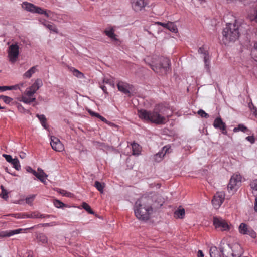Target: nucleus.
Masks as SVG:
<instances>
[{
    "label": "nucleus",
    "instance_id": "1",
    "mask_svg": "<svg viewBox=\"0 0 257 257\" xmlns=\"http://www.w3.org/2000/svg\"><path fill=\"white\" fill-rule=\"evenodd\" d=\"M168 109L161 105L156 106L153 111L140 110L138 111V115L140 118L151 121L157 124H165L166 122L165 116L167 117L166 111Z\"/></svg>",
    "mask_w": 257,
    "mask_h": 257
},
{
    "label": "nucleus",
    "instance_id": "2",
    "mask_svg": "<svg viewBox=\"0 0 257 257\" xmlns=\"http://www.w3.org/2000/svg\"><path fill=\"white\" fill-rule=\"evenodd\" d=\"M153 200L149 197H142L136 202L134 211L136 217L141 221L148 220L153 212Z\"/></svg>",
    "mask_w": 257,
    "mask_h": 257
},
{
    "label": "nucleus",
    "instance_id": "3",
    "mask_svg": "<svg viewBox=\"0 0 257 257\" xmlns=\"http://www.w3.org/2000/svg\"><path fill=\"white\" fill-rule=\"evenodd\" d=\"M144 61L154 72L160 75L167 74L170 69V61L167 58L158 56H147Z\"/></svg>",
    "mask_w": 257,
    "mask_h": 257
},
{
    "label": "nucleus",
    "instance_id": "4",
    "mask_svg": "<svg viewBox=\"0 0 257 257\" xmlns=\"http://www.w3.org/2000/svg\"><path fill=\"white\" fill-rule=\"evenodd\" d=\"M223 41L225 44L234 42L239 37V26L236 23H228L222 31Z\"/></svg>",
    "mask_w": 257,
    "mask_h": 257
},
{
    "label": "nucleus",
    "instance_id": "5",
    "mask_svg": "<svg viewBox=\"0 0 257 257\" xmlns=\"http://www.w3.org/2000/svg\"><path fill=\"white\" fill-rule=\"evenodd\" d=\"M219 248L224 257H239L243 253L241 246L238 243L231 245L221 242Z\"/></svg>",
    "mask_w": 257,
    "mask_h": 257
},
{
    "label": "nucleus",
    "instance_id": "6",
    "mask_svg": "<svg viewBox=\"0 0 257 257\" xmlns=\"http://www.w3.org/2000/svg\"><path fill=\"white\" fill-rule=\"evenodd\" d=\"M19 47L17 43L12 44L9 46L8 56L11 62L14 63L17 61L19 54Z\"/></svg>",
    "mask_w": 257,
    "mask_h": 257
},
{
    "label": "nucleus",
    "instance_id": "7",
    "mask_svg": "<svg viewBox=\"0 0 257 257\" xmlns=\"http://www.w3.org/2000/svg\"><path fill=\"white\" fill-rule=\"evenodd\" d=\"M225 193L224 192H218L214 196L212 200V203L215 209H218L225 199Z\"/></svg>",
    "mask_w": 257,
    "mask_h": 257
},
{
    "label": "nucleus",
    "instance_id": "8",
    "mask_svg": "<svg viewBox=\"0 0 257 257\" xmlns=\"http://www.w3.org/2000/svg\"><path fill=\"white\" fill-rule=\"evenodd\" d=\"M213 222L216 228H218L222 231H225L229 229L228 223L222 218L214 217Z\"/></svg>",
    "mask_w": 257,
    "mask_h": 257
},
{
    "label": "nucleus",
    "instance_id": "9",
    "mask_svg": "<svg viewBox=\"0 0 257 257\" xmlns=\"http://www.w3.org/2000/svg\"><path fill=\"white\" fill-rule=\"evenodd\" d=\"M241 181V176L238 174H234L230 180L229 183L228 185V189L230 190H236V187L240 185Z\"/></svg>",
    "mask_w": 257,
    "mask_h": 257
},
{
    "label": "nucleus",
    "instance_id": "10",
    "mask_svg": "<svg viewBox=\"0 0 257 257\" xmlns=\"http://www.w3.org/2000/svg\"><path fill=\"white\" fill-rule=\"evenodd\" d=\"M117 86L119 91L125 94L130 95L131 91L132 90L133 88L132 85L126 82L119 81L117 84Z\"/></svg>",
    "mask_w": 257,
    "mask_h": 257
},
{
    "label": "nucleus",
    "instance_id": "11",
    "mask_svg": "<svg viewBox=\"0 0 257 257\" xmlns=\"http://www.w3.org/2000/svg\"><path fill=\"white\" fill-rule=\"evenodd\" d=\"M239 232L243 235H248L252 238L256 237L255 232L251 228L248 227L247 225L241 223L239 226Z\"/></svg>",
    "mask_w": 257,
    "mask_h": 257
},
{
    "label": "nucleus",
    "instance_id": "12",
    "mask_svg": "<svg viewBox=\"0 0 257 257\" xmlns=\"http://www.w3.org/2000/svg\"><path fill=\"white\" fill-rule=\"evenodd\" d=\"M51 146L56 151L61 152L64 150V147L59 139L56 137H51Z\"/></svg>",
    "mask_w": 257,
    "mask_h": 257
},
{
    "label": "nucleus",
    "instance_id": "13",
    "mask_svg": "<svg viewBox=\"0 0 257 257\" xmlns=\"http://www.w3.org/2000/svg\"><path fill=\"white\" fill-rule=\"evenodd\" d=\"M132 6L136 12L142 10L148 4L147 0H132Z\"/></svg>",
    "mask_w": 257,
    "mask_h": 257
},
{
    "label": "nucleus",
    "instance_id": "14",
    "mask_svg": "<svg viewBox=\"0 0 257 257\" xmlns=\"http://www.w3.org/2000/svg\"><path fill=\"white\" fill-rule=\"evenodd\" d=\"M22 7L26 11L33 13H37L38 10H41V7L36 6L34 4L27 2H23Z\"/></svg>",
    "mask_w": 257,
    "mask_h": 257
},
{
    "label": "nucleus",
    "instance_id": "15",
    "mask_svg": "<svg viewBox=\"0 0 257 257\" xmlns=\"http://www.w3.org/2000/svg\"><path fill=\"white\" fill-rule=\"evenodd\" d=\"M104 33L109 37L112 41H114L116 44L120 45L121 41L117 38V35L114 33V30L113 28L106 29Z\"/></svg>",
    "mask_w": 257,
    "mask_h": 257
},
{
    "label": "nucleus",
    "instance_id": "16",
    "mask_svg": "<svg viewBox=\"0 0 257 257\" xmlns=\"http://www.w3.org/2000/svg\"><path fill=\"white\" fill-rule=\"evenodd\" d=\"M50 216L49 215H45L39 212L35 211L31 213H23L22 217L25 218H44Z\"/></svg>",
    "mask_w": 257,
    "mask_h": 257
},
{
    "label": "nucleus",
    "instance_id": "17",
    "mask_svg": "<svg viewBox=\"0 0 257 257\" xmlns=\"http://www.w3.org/2000/svg\"><path fill=\"white\" fill-rule=\"evenodd\" d=\"M32 174L35 176L39 180L42 182L45 183V178H47L48 175L44 172V171L40 168L38 169V172L34 170Z\"/></svg>",
    "mask_w": 257,
    "mask_h": 257
},
{
    "label": "nucleus",
    "instance_id": "18",
    "mask_svg": "<svg viewBox=\"0 0 257 257\" xmlns=\"http://www.w3.org/2000/svg\"><path fill=\"white\" fill-rule=\"evenodd\" d=\"M213 126L215 128H220L223 131V133L224 134H226V125L224 123L220 117H217L216 118L213 123Z\"/></svg>",
    "mask_w": 257,
    "mask_h": 257
},
{
    "label": "nucleus",
    "instance_id": "19",
    "mask_svg": "<svg viewBox=\"0 0 257 257\" xmlns=\"http://www.w3.org/2000/svg\"><path fill=\"white\" fill-rule=\"evenodd\" d=\"M22 229H18L16 230H9L2 231L0 232V238H3L5 237H10L15 234H19L21 233L22 231Z\"/></svg>",
    "mask_w": 257,
    "mask_h": 257
},
{
    "label": "nucleus",
    "instance_id": "20",
    "mask_svg": "<svg viewBox=\"0 0 257 257\" xmlns=\"http://www.w3.org/2000/svg\"><path fill=\"white\" fill-rule=\"evenodd\" d=\"M198 52L199 53L203 55V56L204 57L205 65L208 69V66L209 63L208 60L209 57L208 52L204 49V47H201L199 48L198 50Z\"/></svg>",
    "mask_w": 257,
    "mask_h": 257
},
{
    "label": "nucleus",
    "instance_id": "21",
    "mask_svg": "<svg viewBox=\"0 0 257 257\" xmlns=\"http://www.w3.org/2000/svg\"><path fill=\"white\" fill-rule=\"evenodd\" d=\"M168 148L167 146L163 148L162 152H159L155 155V160L157 162H160L162 160V157L165 155Z\"/></svg>",
    "mask_w": 257,
    "mask_h": 257
},
{
    "label": "nucleus",
    "instance_id": "22",
    "mask_svg": "<svg viewBox=\"0 0 257 257\" xmlns=\"http://www.w3.org/2000/svg\"><path fill=\"white\" fill-rule=\"evenodd\" d=\"M42 24L45 27H46L47 29H48L49 30L52 31L55 33H58V29L57 28V27L55 25H54L52 23L49 22H42Z\"/></svg>",
    "mask_w": 257,
    "mask_h": 257
},
{
    "label": "nucleus",
    "instance_id": "23",
    "mask_svg": "<svg viewBox=\"0 0 257 257\" xmlns=\"http://www.w3.org/2000/svg\"><path fill=\"white\" fill-rule=\"evenodd\" d=\"M221 252L216 246H212L210 248V255L211 257H221L222 254Z\"/></svg>",
    "mask_w": 257,
    "mask_h": 257
},
{
    "label": "nucleus",
    "instance_id": "24",
    "mask_svg": "<svg viewBox=\"0 0 257 257\" xmlns=\"http://www.w3.org/2000/svg\"><path fill=\"white\" fill-rule=\"evenodd\" d=\"M42 85L43 82L42 80L41 79H37L30 87L31 89H33V91L36 92Z\"/></svg>",
    "mask_w": 257,
    "mask_h": 257
},
{
    "label": "nucleus",
    "instance_id": "25",
    "mask_svg": "<svg viewBox=\"0 0 257 257\" xmlns=\"http://www.w3.org/2000/svg\"><path fill=\"white\" fill-rule=\"evenodd\" d=\"M36 71H37V66H33L24 73L23 76L24 78H30Z\"/></svg>",
    "mask_w": 257,
    "mask_h": 257
},
{
    "label": "nucleus",
    "instance_id": "26",
    "mask_svg": "<svg viewBox=\"0 0 257 257\" xmlns=\"http://www.w3.org/2000/svg\"><path fill=\"white\" fill-rule=\"evenodd\" d=\"M185 216V210L183 208H179L174 212V217L176 218L182 219Z\"/></svg>",
    "mask_w": 257,
    "mask_h": 257
},
{
    "label": "nucleus",
    "instance_id": "27",
    "mask_svg": "<svg viewBox=\"0 0 257 257\" xmlns=\"http://www.w3.org/2000/svg\"><path fill=\"white\" fill-rule=\"evenodd\" d=\"M132 146L133 151L132 154L133 155H138L141 151V147L139 144L136 143H132Z\"/></svg>",
    "mask_w": 257,
    "mask_h": 257
},
{
    "label": "nucleus",
    "instance_id": "28",
    "mask_svg": "<svg viewBox=\"0 0 257 257\" xmlns=\"http://www.w3.org/2000/svg\"><path fill=\"white\" fill-rule=\"evenodd\" d=\"M69 69L72 72L73 74L79 78H85V76L84 74L81 73L80 71H79L78 70L73 68V67H70L69 68Z\"/></svg>",
    "mask_w": 257,
    "mask_h": 257
},
{
    "label": "nucleus",
    "instance_id": "29",
    "mask_svg": "<svg viewBox=\"0 0 257 257\" xmlns=\"http://www.w3.org/2000/svg\"><path fill=\"white\" fill-rule=\"evenodd\" d=\"M172 32L177 33L178 32L177 26L174 24V22L169 21V25L167 28Z\"/></svg>",
    "mask_w": 257,
    "mask_h": 257
},
{
    "label": "nucleus",
    "instance_id": "30",
    "mask_svg": "<svg viewBox=\"0 0 257 257\" xmlns=\"http://www.w3.org/2000/svg\"><path fill=\"white\" fill-rule=\"evenodd\" d=\"M36 238L37 240L42 243H46L48 239L47 236L43 233H39L37 234Z\"/></svg>",
    "mask_w": 257,
    "mask_h": 257
},
{
    "label": "nucleus",
    "instance_id": "31",
    "mask_svg": "<svg viewBox=\"0 0 257 257\" xmlns=\"http://www.w3.org/2000/svg\"><path fill=\"white\" fill-rule=\"evenodd\" d=\"M94 186L99 192H100L101 193H103V189L105 187L104 183H101V182L98 181H96L95 182Z\"/></svg>",
    "mask_w": 257,
    "mask_h": 257
},
{
    "label": "nucleus",
    "instance_id": "32",
    "mask_svg": "<svg viewBox=\"0 0 257 257\" xmlns=\"http://www.w3.org/2000/svg\"><path fill=\"white\" fill-rule=\"evenodd\" d=\"M35 100V97L31 98V97H28L27 96H23L21 99V101L26 104H30Z\"/></svg>",
    "mask_w": 257,
    "mask_h": 257
},
{
    "label": "nucleus",
    "instance_id": "33",
    "mask_svg": "<svg viewBox=\"0 0 257 257\" xmlns=\"http://www.w3.org/2000/svg\"><path fill=\"white\" fill-rule=\"evenodd\" d=\"M36 116L38 118V119H39V120L40 121L41 123V124L45 128H47V126H46V118L45 116L43 114H41V115H39V114H37L36 115Z\"/></svg>",
    "mask_w": 257,
    "mask_h": 257
},
{
    "label": "nucleus",
    "instance_id": "34",
    "mask_svg": "<svg viewBox=\"0 0 257 257\" xmlns=\"http://www.w3.org/2000/svg\"><path fill=\"white\" fill-rule=\"evenodd\" d=\"M1 189L2 192L0 194V197L6 200L8 198V192L5 189L3 185L1 186Z\"/></svg>",
    "mask_w": 257,
    "mask_h": 257
},
{
    "label": "nucleus",
    "instance_id": "35",
    "mask_svg": "<svg viewBox=\"0 0 257 257\" xmlns=\"http://www.w3.org/2000/svg\"><path fill=\"white\" fill-rule=\"evenodd\" d=\"M56 191L59 194L62 195L63 196L72 197L73 195L70 192H67L66 191L60 189H57Z\"/></svg>",
    "mask_w": 257,
    "mask_h": 257
},
{
    "label": "nucleus",
    "instance_id": "36",
    "mask_svg": "<svg viewBox=\"0 0 257 257\" xmlns=\"http://www.w3.org/2000/svg\"><path fill=\"white\" fill-rule=\"evenodd\" d=\"M82 207L83 209H84L87 212L91 214H94V212L91 209L90 206L86 202H83L82 204Z\"/></svg>",
    "mask_w": 257,
    "mask_h": 257
},
{
    "label": "nucleus",
    "instance_id": "37",
    "mask_svg": "<svg viewBox=\"0 0 257 257\" xmlns=\"http://www.w3.org/2000/svg\"><path fill=\"white\" fill-rule=\"evenodd\" d=\"M13 167L17 170H19L21 168V165L20 164L19 161L17 158H14L13 161L11 163Z\"/></svg>",
    "mask_w": 257,
    "mask_h": 257
},
{
    "label": "nucleus",
    "instance_id": "38",
    "mask_svg": "<svg viewBox=\"0 0 257 257\" xmlns=\"http://www.w3.org/2000/svg\"><path fill=\"white\" fill-rule=\"evenodd\" d=\"M37 13L40 14H44L47 18H49V17L51 15H53L52 12H51V11L44 10L42 9L41 8V10H38Z\"/></svg>",
    "mask_w": 257,
    "mask_h": 257
},
{
    "label": "nucleus",
    "instance_id": "39",
    "mask_svg": "<svg viewBox=\"0 0 257 257\" xmlns=\"http://www.w3.org/2000/svg\"><path fill=\"white\" fill-rule=\"evenodd\" d=\"M247 128L243 124H239L237 127L234 128L233 131L237 132L239 131H241L243 132H245L247 130Z\"/></svg>",
    "mask_w": 257,
    "mask_h": 257
},
{
    "label": "nucleus",
    "instance_id": "40",
    "mask_svg": "<svg viewBox=\"0 0 257 257\" xmlns=\"http://www.w3.org/2000/svg\"><path fill=\"white\" fill-rule=\"evenodd\" d=\"M0 99L6 104H9L13 100V98L5 95H0Z\"/></svg>",
    "mask_w": 257,
    "mask_h": 257
},
{
    "label": "nucleus",
    "instance_id": "41",
    "mask_svg": "<svg viewBox=\"0 0 257 257\" xmlns=\"http://www.w3.org/2000/svg\"><path fill=\"white\" fill-rule=\"evenodd\" d=\"M35 92V91H33V89H31V88L29 87L26 90L25 94L28 97H32Z\"/></svg>",
    "mask_w": 257,
    "mask_h": 257
},
{
    "label": "nucleus",
    "instance_id": "42",
    "mask_svg": "<svg viewBox=\"0 0 257 257\" xmlns=\"http://www.w3.org/2000/svg\"><path fill=\"white\" fill-rule=\"evenodd\" d=\"M35 195H31L26 197L25 199L26 203L28 204H31L34 198H35Z\"/></svg>",
    "mask_w": 257,
    "mask_h": 257
},
{
    "label": "nucleus",
    "instance_id": "43",
    "mask_svg": "<svg viewBox=\"0 0 257 257\" xmlns=\"http://www.w3.org/2000/svg\"><path fill=\"white\" fill-rule=\"evenodd\" d=\"M197 113L201 117H204L207 118L209 117V115L207 113H206L204 110L202 109H200L198 111Z\"/></svg>",
    "mask_w": 257,
    "mask_h": 257
},
{
    "label": "nucleus",
    "instance_id": "44",
    "mask_svg": "<svg viewBox=\"0 0 257 257\" xmlns=\"http://www.w3.org/2000/svg\"><path fill=\"white\" fill-rule=\"evenodd\" d=\"M54 205L57 208H61L63 207L65 204L58 200H55L54 201Z\"/></svg>",
    "mask_w": 257,
    "mask_h": 257
},
{
    "label": "nucleus",
    "instance_id": "45",
    "mask_svg": "<svg viewBox=\"0 0 257 257\" xmlns=\"http://www.w3.org/2000/svg\"><path fill=\"white\" fill-rule=\"evenodd\" d=\"M3 157H4L6 161L12 163V162L13 161L14 159L12 158V156L10 155H7V154H3Z\"/></svg>",
    "mask_w": 257,
    "mask_h": 257
},
{
    "label": "nucleus",
    "instance_id": "46",
    "mask_svg": "<svg viewBox=\"0 0 257 257\" xmlns=\"http://www.w3.org/2000/svg\"><path fill=\"white\" fill-rule=\"evenodd\" d=\"M98 118H99L103 122H104L111 126H116V125L114 123L109 122L104 117H103V116H102L100 115V116L98 117Z\"/></svg>",
    "mask_w": 257,
    "mask_h": 257
},
{
    "label": "nucleus",
    "instance_id": "47",
    "mask_svg": "<svg viewBox=\"0 0 257 257\" xmlns=\"http://www.w3.org/2000/svg\"><path fill=\"white\" fill-rule=\"evenodd\" d=\"M251 188L254 191H257V180L252 181L250 183Z\"/></svg>",
    "mask_w": 257,
    "mask_h": 257
},
{
    "label": "nucleus",
    "instance_id": "48",
    "mask_svg": "<svg viewBox=\"0 0 257 257\" xmlns=\"http://www.w3.org/2000/svg\"><path fill=\"white\" fill-rule=\"evenodd\" d=\"M14 86H0V91H4L7 90H12Z\"/></svg>",
    "mask_w": 257,
    "mask_h": 257
},
{
    "label": "nucleus",
    "instance_id": "49",
    "mask_svg": "<svg viewBox=\"0 0 257 257\" xmlns=\"http://www.w3.org/2000/svg\"><path fill=\"white\" fill-rule=\"evenodd\" d=\"M103 82L107 84H109L110 85H112L113 87H114V83L113 82H111L110 80H109L107 78H104L103 79Z\"/></svg>",
    "mask_w": 257,
    "mask_h": 257
},
{
    "label": "nucleus",
    "instance_id": "50",
    "mask_svg": "<svg viewBox=\"0 0 257 257\" xmlns=\"http://www.w3.org/2000/svg\"><path fill=\"white\" fill-rule=\"evenodd\" d=\"M157 24L159 25H160L164 28H167L168 25H169V22H168L167 23L161 22H157Z\"/></svg>",
    "mask_w": 257,
    "mask_h": 257
},
{
    "label": "nucleus",
    "instance_id": "51",
    "mask_svg": "<svg viewBox=\"0 0 257 257\" xmlns=\"http://www.w3.org/2000/svg\"><path fill=\"white\" fill-rule=\"evenodd\" d=\"M246 139L251 143H253L255 141L254 138L252 136H248L246 138Z\"/></svg>",
    "mask_w": 257,
    "mask_h": 257
},
{
    "label": "nucleus",
    "instance_id": "52",
    "mask_svg": "<svg viewBox=\"0 0 257 257\" xmlns=\"http://www.w3.org/2000/svg\"><path fill=\"white\" fill-rule=\"evenodd\" d=\"M23 213H18V214H13L12 216L18 218H24V217H22V215Z\"/></svg>",
    "mask_w": 257,
    "mask_h": 257
},
{
    "label": "nucleus",
    "instance_id": "53",
    "mask_svg": "<svg viewBox=\"0 0 257 257\" xmlns=\"http://www.w3.org/2000/svg\"><path fill=\"white\" fill-rule=\"evenodd\" d=\"M52 15H51L50 17H49V18L50 19H51L52 20H53V21H55L56 20V14H55L54 12H52Z\"/></svg>",
    "mask_w": 257,
    "mask_h": 257
},
{
    "label": "nucleus",
    "instance_id": "54",
    "mask_svg": "<svg viewBox=\"0 0 257 257\" xmlns=\"http://www.w3.org/2000/svg\"><path fill=\"white\" fill-rule=\"evenodd\" d=\"M197 256L198 257H204V254L201 250H198V251L197 252Z\"/></svg>",
    "mask_w": 257,
    "mask_h": 257
},
{
    "label": "nucleus",
    "instance_id": "55",
    "mask_svg": "<svg viewBox=\"0 0 257 257\" xmlns=\"http://www.w3.org/2000/svg\"><path fill=\"white\" fill-rule=\"evenodd\" d=\"M253 48L254 50L252 51V55H253L255 51H257V41L254 43Z\"/></svg>",
    "mask_w": 257,
    "mask_h": 257
},
{
    "label": "nucleus",
    "instance_id": "56",
    "mask_svg": "<svg viewBox=\"0 0 257 257\" xmlns=\"http://www.w3.org/2000/svg\"><path fill=\"white\" fill-rule=\"evenodd\" d=\"M19 156L21 159H24L26 157V154L25 153L22 152L20 153Z\"/></svg>",
    "mask_w": 257,
    "mask_h": 257
},
{
    "label": "nucleus",
    "instance_id": "57",
    "mask_svg": "<svg viewBox=\"0 0 257 257\" xmlns=\"http://www.w3.org/2000/svg\"><path fill=\"white\" fill-rule=\"evenodd\" d=\"M26 170L27 172H29V173H32L33 171L34 170H33L32 168H31L30 167H27L26 168Z\"/></svg>",
    "mask_w": 257,
    "mask_h": 257
},
{
    "label": "nucleus",
    "instance_id": "58",
    "mask_svg": "<svg viewBox=\"0 0 257 257\" xmlns=\"http://www.w3.org/2000/svg\"><path fill=\"white\" fill-rule=\"evenodd\" d=\"M42 226L46 227V226H52L53 225L51 223H44L40 224Z\"/></svg>",
    "mask_w": 257,
    "mask_h": 257
},
{
    "label": "nucleus",
    "instance_id": "59",
    "mask_svg": "<svg viewBox=\"0 0 257 257\" xmlns=\"http://www.w3.org/2000/svg\"><path fill=\"white\" fill-rule=\"evenodd\" d=\"M254 210L257 212V197H256L255 200Z\"/></svg>",
    "mask_w": 257,
    "mask_h": 257
},
{
    "label": "nucleus",
    "instance_id": "60",
    "mask_svg": "<svg viewBox=\"0 0 257 257\" xmlns=\"http://www.w3.org/2000/svg\"><path fill=\"white\" fill-rule=\"evenodd\" d=\"M88 112H89V114L91 116H95V114L96 113V112H94L92 111L91 110H88Z\"/></svg>",
    "mask_w": 257,
    "mask_h": 257
},
{
    "label": "nucleus",
    "instance_id": "61",
    "mask_svg": "<svg viewBox=\"0 0 257 257\" xmlns=\"http://www.w3.org/2000/svg\"><path fill=\"white\" fill-rule=\"evenodd\" d=\"M101 89L103 90V91L105 92L106 91V88L105 86H101Z\"/></svg>",
    "mask_w": 257,
    "mask_h": 257
},
{
    "label": "nucleus",
    "instance_id": "62",
    "mask_svg": "<svg viewBox=\"0 0 257 257\" xmlns=\"http://www.w3.org/2000/svg\"><path fill=\"white\" fill-rule=\"evenodd\" d=\"M60 93H62L63 94H66V91L64 89H60Z\"/></svg>",
    "mask_w": 257,
    "mask_h": 257
},
{
    "label": "nucleus",
    "instance_id": "63",
    "mask_svg": "<svg viewBox=\"0 0 257 257\" xmlns=\"http://www.w3.org/2000/svg\"><path fill=\"white\" fill-rule=\"evenodd\" d=\"M95 116V117H96L98 118V117L100 116V114H99V113H96L95 114V116Z\"/></svg>",
    "mask_w": 257,
    "mask_h": 257
},
{
    "label": "nucleus",
    "instance_id": "64",
    "mask_svg": "<svg viewBox=\"0 0 257 257\" xmlns=\"http://www.w3.org/2000/svg\"><path fill=\"white\" fill-rule=\"evenodd\" d=\"M254 114H255L256 116H257V109H255V111H254Z\"/></svg>",
    "mask_w": 257,
    "mask_h": 257
}]
</instances>
